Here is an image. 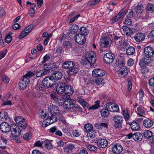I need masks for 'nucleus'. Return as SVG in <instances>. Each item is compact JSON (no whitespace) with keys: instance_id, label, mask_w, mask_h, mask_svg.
Segmentation results:
<instances>
[{"instance_id":"6e6552de","label":"nucleus","mask_w":154,"mask_h":154,"mask_svg":"<svg viewBox=\"0 0 154 154\" xmlns=\"http://www.w3.org/2000/svg\"><path fill=\"white\" fill-rule=\"evenodd\" d=\"M112 41L109 38L105 37L100 39V45L102 48H108L111 44Z\"/></svg>"},{"instance_id":"473e14b6","label":"nucleus","mask_w":154,"mask_h":154,"mask_svg":"<svg viewBox=\"0 0 154 154\" xmlns=\"http://www.w3.org/2000/svg\"><path fill=\"white\" fill-rule=\"evenodd\" d=\"M74 92L73 88L70 85H67L65 86L64 93L71 95Z\"/></svg>"},{"instance_id":"8fccbe9b","label":"nucleus","mask_w":154,"mask_h":154,"mask_svg":"<svg viewBox=\"0 0 154 154\" xmlns=\"http://www.w3.org/2000/svg\"><path fill=\"white\" fill-rule=\"evenodd\" d=\"M46 69L44 70H41L37 72L36 73V75L37 77H40L42 76L45 75L47 73V72L45 71Z\"/></svg>"},{"instance_id":"7c9ffc66","label":"nucleus","mask_w":154,"mask_h":154,"mask_svg":"<svg viewBox=\"0 0 154 154\" xmlns=\"http://www.w3.org/2000/svg\"><path fill=\"white\" fill-rule=\"evenodd\" d=\"M153 124V122L149 119L144 120L143 122V126L147 128H151Z\"/></svg>"},{"instance_id":"72a5a7b5","label":"nucleus","mask_w":154,"mask_h":154,"mask_svg":"<svg viewBox=\"0 0 154 154\" xmlns=\"http://www.w3.org/2000/svg\"><path fill=\"white\" fill-rule=\"evenodd\" d=\"M130 126L132 130L134 131L138 130L140 128L139 124L135 121H133L131 123Z\"/></svg>"},{"instance_id":"cd10ccee","label":"nucleus","mask_w":154,"mask_h":154,"mask_svg":"<svg viewBox=\"0 0 154 154\" xmlns=\"http://www.w3.org/2000/svg\"><path fill=\"white\" fill-rule=\"evenodd\" d=\"M79 29V27L77 25L73 24L69 28V31L70 33L74 34L77 32Z\"/></svg>"},{"instance_id":"2f4dec72","label":"nucleus","mask_w":154,"mask_h":154,"mask_svg":"<svg viewBox=\"0 0 154 154\" xmlns=\"http://www.w3.org/2000/svg\"><path fill=\"white\" fill-rule=\"evenodd\" d=\"M142 137L143 136L141 133L136 132L133 134V138L134 140L139 141L142 140Z\"/></svg>"},{"instance_id":"774afa93","label":"nucleus","mask_w":154,"mask_h":154,"mask_svg":"<svg viewBox=\"0 0 154 154\" xmlns=\"http://www.w3.org/2000/svg\"><path fill=\"white\" fill-rule=\"evenodd\" d=\"M123 115L125 121L128 120L129 118V116L128 112H126L125 111H123Z\"/></svg>"},{"instance_id":"39448f33","label":"nucleus","mask_w":154,"mask_h":154,"mask_svg":"<svg viewBox=\"0 0 154 154\" xmlns=\"http://www.w3.org/2000/svg\"><path fill=\"white\" fill-rule=\"evenodd\" d=\"M113 121L114 126L116 128H120L122 127L123 121V117L120 115H116L112 117Z\"/></svg>"},{"instance_id":"0e129e2a","label":"nucleus","mask_w":154,"mask_h":154,"mask_svg":"<svg viewBox=\"0 0 154 154\" xmlns=\"http://www.w3.org/2000/svg\"><path fill=\"white\" fill-rule=\"evenodd\" d=\"M124 23L127 25H130L132 23V21L131 19L127 17L125 19V21L124 22Z\"/></svg>"},{"instance_id":"e433bc0d","label":"nucleus","mask_w":154,"mask_h":154,"mask_svg":"<svg viewBox=\"0 0 154 154\" xmlns=\"http://www.w3.org/2000/svg\"><path fill=\"white\" fill-rule=\"evenodd\" d=\"M125 11L126 9L125 8H123L120 11L118 14L116 16V18L114 19V21L115 22H116L119 20L123 16Z\"/></svg>"},{"instance_id":"f257e3e1","label":"nucleus","mask_w":154,"mask_h":154,"mask_svg":"<svg viewBox=\"0 0 154 154\" xmlns=\"http://www.w3.org/2000/svg\"><path fill=\"white\" fill-rule=\"evenodd\" d=\"M34 75L33 73L29 72L23 76V79L19 83V87L20 89L23 90L26 89L30 83V79Z\"/></svg>"},{"instance_id":"09e8293b","label":"nucleus","mask_w":154,"mask_h":154,"mask_svg":"<svg viewBox=\"0 0 154 154\" xmlns=\"http://www.w3.org/2000/svg\"><path fill=\"white\" fill-rule=\"evenodd\" d=\"M72 67L69 71V75H72L74 74H75L79 71V69L77 68L74 67V66Z\"/></svg>"},{"instance_id":"680f3d73","label":"nucleus","mask_w":154,"mask_h":154,"mask_svg":"<svg viewBox=\"0 0 154 154\" xmlns=\"http://www.w3.org/2000/svg\"><path fill=\"white\" fill-rule=\"evenodd\" d=\"M23 137L25 140H28L31 138V135L29 133H26L23 135Z\"/></svg>"},{"instance_id":"9b49d317","label":"nucleus","mask_w":154,"mask_h":154,"mask_svg":"<svg viewBox=\"0 0 154 154\" xmlns=\"http://www.w3.org/2000/svg\"><path fill=\"white\" fill-rule=\"evenodd\" d=\"M15 121L16 123L23 129H25L26 128L27 125L25 119L22 118L21 116H19L16 118Z\"/></svg>"},{"instance_id":"603ef678","label":"nucleus","mask_w":154,"mask_h":154,"mask_svg":"<svg viewBox=\"0 0 154 154\" xmlns=\"http://www.w3.org/2000/svg\"><path fill=\"white\" fill-rule=\"evenodd\" d=\"M146 9L148 11L152 12L154 10V6L151 3H148L146 5Z\"/></svg>"},{"instance_id":"bf43d9fd","label":"nucleus","mask_w":154,"mask_h":154,"mask_svg":"<svg viewBox=\"0 0 154 154\" xmlns=\"http://www.w3.org/2000/svg\"><path fill=\"white\" fill-rule=\"evenodd\" d=\"M33 28V25H30L26 27L24 29V30L27 32V33H29L31 31Z\"/></svg>"},{"instance_id":"412c9836","label":"nucleus","mask_w":154,"mask_h":154,"mask_svg":"<svg viewBox=\"0 0 154 154\" xmlns=\"http://www.w3.org/2000/svg\"><path fill=\"white\" fill-rule=\"evenodd\" d=\"M145 36L146 35L145 33L142 32H138L135 35L134 38L136 42H141L145 39Z\"/></svg>"},{"instance_id":"bb28decb","label":"nucleus","mask_w":154,"mask_h":154,"mask_svg":"<svg viewBox=\"0 0 154 154\" xmlns=\"http://www.w3.org/2000/svg\"><path fill=\"white\" fill-rule=\"evenodd\" d=\"M51 76L52 79H54V81L55 82L56 80H57L61 78L62 74L60 72L55 71Z\"/></svg>"},{"instance_id":"9d476101","label":"nucleus","mask_w":154,"mask_h":154,"mask_svg":"<svg viewBox=\"0 0 154 154\" xmlns=\"http://www.w3.org/2000/svg\"><path fill=\"white\" fill-rule=\"evenodd\" d=\"M106 108L109 111L112 112H118L119 110L118 105L112 102L107 103L106 104Z\"/></svg>"},{"instance_id":"37998d69","label":"nucleus","mask_w":154,"mask_h":154,"mask_svg":"<svg viewBox=\"0 0 154 154\" xmlns=\"http://www.w3.org/2000/svg\"><path fill=\"white\" fill-rule=\"evenodd\" d=\"M95 104L91 106L89 109H95L99 108L100 106V101L99 100H97L95 101Z\"/></svg>"},{"instance_id":"5fc2aeb1","label":"nucleus","mask_w":154,"mask_h":154,"mask_svg":"<svg viewBox=\"0 0 154 154\" xmlns=\"http://www.w3.org/2000/svg\"><path fill=\"white\" fill-rule=\"evenodd\" d=\"M141 18L144 20H146L149 18V14L148 12H146L143 13L142 14Z\"/></svg>"},{"instance_id":"2eb2a0df","label":"nucleus","mask_w":154,"mask_h":154,"mask_svg":"<svg viewBox=\"0 0 154 154\" xmlns=\"http://www.w3.org/2000/svg\"><path fill=\"white\" fill-rule=\"evenodd\" d=\"M97 144L98 147L103 148L106 147L108 145V142L105 139H99L96 140Z\"/></svg>"},{"instance_id":"338daca9","label":"nucleus","mask_w":154,"mask_h":154,"mask_svg":"<svg viewBox=\"0 0 154 154\" xmlns=\"http://www.w3.org/2000/svg\"><path fill=\"white\" fill-rule=\"evenodd\" d=\"M143 59V60H141L139 62V64L141 68H144L146 67V64H149V63H145L144 62V59Z\"/></svg>"},{"instance_id":"c03bdc74","label":"nucleus","mask_w":154,"mask_h":154,"mask_svg":"<svg viewBox=\"0 0 154 154\" xmlns=\"http://www.w3.org/2000/svg\"><path fill=\"white\" fill-rule=\"evenodd\" d=\"M80 34L83 35L85 37L88 33V29L85 27H82L80 29Z\"/></svg>"},{"instance_id":"a211bd4d","label":"nucleus","mask_w":154,"mask_h":154,"mask_svg":"<svg viewBox=\"0 0 154 154\" xmlns=\"http://www.w3.org/2000/svg\"><path fill=\"white\" fill-rule=\"evenodd\" d=\"M1 131L4 133L8 132L11 130V126L6 122H3L0 125Z\"/></svg>"},{"instance_id":"4d7b16f0","label":"nucleus","mask_w":154,"mask_h":154,"mask_svg":"<svg viewBox=\"0 0 154 154\" xmlns=\"http://www.w3.org/2000/svg\"><path fill=\"white\" fill-rule=\"evenodd\" d=\"M12 40V37L11 35H6L5 38V42L7 43H10Z\"/></svg>"},{"instance_id":"f3484780","label":"nucleus","mask_w":154,"mask_h":154,"mask_svg":"<svg viewBox=\"0 0 154 154\" xmlns=\"http://www.w3.org/2000/svg\"><path fill=\"white\" fill-rule=\"evenodd\" d=\"M75 41L78 44L82 45L84 44L86 41L85 37L83 35L78 34L75 36Z\"/></svg>"},{"instance_id":"20e7f679","label":"nucleus","mask_w":154,"mask_h":154,"mask_svg":"<svg viewBox=\"0 0 154 154\" xmlns=\"http://www.w3.org/2000/svg\"><path fill=\"white\" fill-rule=\"evenodd\" d=\"M57 119L55 115L51 113L48 114V116H47L45 121L42 123V126L46 127L49 125L55 122Z\"/></svg>"},{"instance_id":"a878e982","label":"nucleus","mask_w":154,"mask_h":154,"mask_svg":"<svg viewBox=\"0 0 154 154\" xmlns=\"http://www.w3.org/2000/svg\"><path fill=\"white\" fill-rule=\"evenodd\" d=\"M137 110L138 112L137 114L140 116L143 117V115H146L147 113V110L143 106H138Z\"/></svg>"},{"instance_id":"58836bf2","label":"nucleus","mask_w":154,"mask_h":154,"mask_svg":"<svg viewBox=\"0 0 154 154\" xmlns=\"http://www.w3.org/2000/svg\"><path fill=\"white\" fill-rule=\"evenodd\" d=\"M5 98L4 99H2L1 102L2 103L1 104L2 106H4L6 105L11 106L12 105V101L10 100H7Z\"/></svg>"},{"instance_id":"ea45409f","label":"nucleus","mask_w":154,"mask_h":154,"mask_svg":"<svg viewBox=\"0 0 154 154\" xmlns=\"http://www.w3.org/2000/svg\"><path fill=\"white\" fill-rule=\"evenodd\" d=\"M44 146L45 148L48 149H50L52 147V145L51 144V141L48 140H46L44 141Z\"/></svg>"},{"instance_id":"b1692460","label":"nucleus","mask_w":154,"mask_h":154,"mask_svg":"<svg viewBox=\"0 0 154 154\" xmlns=\"http://www.w3.org/2000/svg\"><path fill=\"white\" fill-rule=\"evenodd\" d=\"M11 134L12 136L17 137L21 134V130L18 126H15L14 128L11 129Z\"/></svg>"},{"instance_id":"c9c22d12","label":"nucleus","mask_w":154,"mask_h":154,"mask_svg":"<svg viewBox=\"0 0 154 154\" xmlns=\"http://www.w3.org/2000/svg\"><path fill=\"white\" fill-rule=\"evenodd\" d=\"M125 62L123 60L118 59L116 60L115 65L120 68L125 67Z\"/></svg>"},{"instance_id":"69168bd1","label":"nucleus","mask_w":154,"mask_h":154,"mask_svg":"<svg viewBox=\"0 0 154 154\" xmlns=\"http://www.w3.org/2000/svg\"><path fill=\"white\" fill-rule=\"evenodd\" d=\"M49 113H46L43 111H42L40 114V116L42 119H46L47 116H48Z\"/></svg>"},{"instance_id":"5701e85b","label":"nucleus","mask_w":154,"mask_h":154,"mask_svg":"<svg viewBox=\"0 0 154 154\" xmlns=\"http://www.w3.org/2000/svg\"><path fill=\"white\" fill-rule=\"evenodd\" d=\"M128 71L125 66L120 68L118 71L119 76L122 78L126 76L128 74Z\"/></svg>"},{"instance_id":"4be33fe9","label":"nucleus","mask_w":154,"mask_h":154,"mask_svg":"<svg viewBox=\"0 0 154 154\" xmlns=\"http://www.w3.org/2000/svg\"><path fill=\"white\" fill-rule=\"evenodd\" d=\"M91 83L93 85H102L104 84V80L102 78H95L91 79Z\"/></svg>"},{"instance_id":"3c124183","label":"nucleus","mask_w":154,"mask_h":154,"mask_svg":"<svg viewBox=\"0 0 154 154\" xmlns=\"http://www.w3.org/2000/svg\"><path fill=\"white\" fill-rule=\"evenodd\" d=\"M87 134L88 136L89 137H90L91 138H94L96 136V132L95 130L93 129L91 131L88 133Z\"/></svg>"},{"instance_id":"6e6d98bb","label":"nucleus","mask_w":154,"mask_h":154,"mask_svg":"<svg viewBox=\"0 0 154 154\" xmlns=\"http://www.w3.org/2000/svg\"><path fill=\"white\" fill-rule=\"evenodd\" d=\"M2 80L5 83H8L10 81L9 78L5 75H3L2 76Z\"/></svg>"},{"instance_id":"49530a36","label":"nucleus","mask_w":154,"mask_h":154,"mask_svg":"<svg viewBox=\"0 0 154 154\" xmlns=\"http://www.w3.org/2000/svg\"><path fill=\"white\" fill-rule=\"evenodd\" d=\"M109 110L107 109H102L100 111V113L102 116L103 117H105L108 116L109 114Z\"/></svg>"},{"instance_id":"a19ab883","label":"nucleus","mask_w":154,"mask_h":154,"mask_svg":"<svg viewBox=\"0 0 154 154\" xmlns=\"http://www.w3.org/2000/svg\"><path fill=\"white\" fill-rule=\"evenodd\" d=\"M143 6L141 4L139 3L135 7V10L137 13H141L143 11Z\"/></svg>"},{"instance_id":"aec40b11","label":"nucleus","mask_w":154,"mask_h":154,"mask_svg":"<svg viewBox=\"0 0 154 154\" xmlns=\"http://www.w3.org/2000/svg\"><path fill=\"white\" fill-rule=\"evenodd\" d=\"M65 84L63 82L57 84L56 87V91L58 94H62L65 92Z\"/></svg>"},{"instance_id":"f03ea898","label":"nucleus","mask_w":154,"mask_h":154,"mask_svg":"<svg viewBox=\"0 0 154 154\" xmlns=\"http://www.w3.org/2000/svg\"><path fill=\"white\" fill-rule=\"evenodd\" d=\"M154 54V50L151 47L147 46L145 47L142 54V59H144V62L146 63H150Z\"/></svg>"},{"instance_id":"864d4df0","label":"nucleus","mask_w":154,"mask_h":154,"mask_svg":"<svg viewBox=\"0 0 154 154\" xmlns=\"http://www.w3.org/2000/svg\"><path fill=\"white\" fill-rule=\"evenodd\" d=\"M70 94H67L66 93H65L62 96V100L61 98L60 99L61 100H63L64 101V100H65V101H67L68 100H69V99L70 98Z\"/></svg>"},{"instance_id":"393cba45","label":"nucleus","mask_w":154,"mask_h":154,"mask_svg":"<svg viewBox=\"0 0 154 154\" xmlns=\"http://www.w3.org/2000/svg\"><path fill=\"white\" fill-rule=\"evenodd\" d=\"M124 34L128 36H130L133 34V31L131 29L126 26H123L122 27Z\"/></svg>"},{"instance_id":"052dcab7","label":"nucleus","mask_w":154,"mask_h":154,"mask_svg":"<svg viewBox=\"0 0 154 154\" xmlns=\"http://www.w3.org/2000/svg\"><path fill=\"white\" fill-rule=\"evenodd\" d=\"M57 66L54 63H51L48 65V68L49 69H54L57 68Z\"/></svg>"},{"instance_id":"79ce46f5","label":"nucleus","mask_w":154,"mask_h":154,"mask_svg":"<svg viewBox=\"0 0 154 154\" xmlns=\"http://www.w3.org/2000/svg\"><path fill=\"white\" fill-rule=\"evenodd\" d=\"M45 87L43 84V83L38 82L35 86V89L38 91H43L45 89Z\"/></svg>"},{"instance_id":"e2e57ef3","label":"nucleus","mask_w":154,"mask_h":154,"mask_svg":"<svg viewBox=\"0 0 154 154\" xmlns=\"http://www.w3.org/2000/svg\"><path fill=\"white\" fill-rule=\"evenodd\" d=\"M28 33H27V32L24 30L20 34L19 36V39H21L26 36Z\"/></svg>"},{"instance_id":"c756f323","label":"nucleus","mask_w":154,"mask_h":154,"mask_svg":"<svg viewBox=\"0 0 154 154\" xmlns=\"http://www.w3.org/2000/svg\"><path fill=\"white\" fill-rule=\"evenodd\" d=\"M74 147L75 145L74 144L72 143L68 144L64 148V152L66 153L71 152Z\"/></svg>"},{"instance_id":"ddd939ff","label":"nucleus","mask_w":154,"mask_h":154,"mask_svg":"<svg viewBox=\"0 0 154 154\" xmlns=\"http://www.w3.org/2000/svg\"><path fill=\"white\" fill-rule=\"evenodd\" d=\"M48 110L50 112V113L54 114L55 115L59 114L61 113L59 107L54 105H50V106L48 107Z\"/></svg>"},{"instance_id":"6ab92c4d","label":"nucleus","mask_w":154,"mask_h":154,"mask_svg":"<svg viewBox=\"0 0 154 154\" xmlns=\"http://www.w3.org/2000/svg\"><path fill=\"white\" fill-rule=\"evenodd\" d=\"M64 107L65 108L67 109H69L73 108L75 106V102L74 100L73 99H69V100L63 101Z\"/></svg>"},{"instance_id":"c85d7f7f","label":"nucleus","mask_w":154,"mask_h":154,"mask_svg":"<svg viewBox=\"0 0 154 154\" xmlns=\"http://www.w3.org/2000/svg\"><path fill=\"white\" fill-rule=\"evenodd\" d=\"M75 65V64L73 61H67L64 62L63 64L62 67L65 69H68L72 68Z\"/></svg>"},{"instance_id":"423d86ee","label":"nucleus","mask_w":154,"mask_h":154,"mask_svg":"<svg viewBox=\"0 0 154 154\" xmlns=\"http://www.w3.org/2000/svg\"><path fill=\"white\" fill-rule=\"evenodd\" d=\"M43 84L45 87L51 88L55 85L56 82L51 76L45 77L42 81Z\"/></svg>"},{"instance_id":"f8f14e48","label":"nucleus","mask_w":154,"mask_h":154,"mask_svg":"<svg viewBox=\"0 0 154 154\" xmlns=\"http://www.w3.org/2000/svg\"><path fill=\"white\" fill-rule=\"evenodd\" d=\"M114 57V55L112 53H108L104 55L103 60L105 63L110 64L113 62Z\"/></svg>"},{"instance_id":"dca6fc26","label":"nucleus","mask_w":154,"mask_h":154,"mask_svg":"<svg viewBox=\"0 0 154 154\" xmlns=\"http://www.w3.org/2000/svg\"><path fill=\"white\" fill-rule=\"evenodd\" d=\"M105 72L103 70L100 69H94L92 72V75L94 77H101L103 76Z\"/></svg>"},{"instance_id":"1a4fd4ad","label":"nucleus","mask_w":154,"mask_h":154,"mask_svg":"<svg viewBox=\"0 0 154 154\" xmlns=\"http://www.w3.org/2000/svg\"><path fill=\"white\" fill-rule=\"evenodd\" d=\"M111 149L112 152L116 154H120L123 150V147L119 143H114L112 144Z\"/></svg>"},{"instance_id":"a18cd8bd","label":"nucleus","mask_w":154,"mask_h":154,"mask_svg":"<svg viewBox=\"0 0 154 154\" xmlns=\"http://www.w3.org/2000/svg\"><path fill=\"white\" fill-rule=\"evenodd\" d=\"M143 135L144 137L147 139L153 136L152 132L149 130H146L144 131Z\"/></svg>"},{"instance_id":"7ed1b4c3","label":"nucleus","mask_w":154,"mask_h":154,"mask_svg":"<svg viewBox=\"0 0 154 154\" xmlns=\"http://www.w3.org/2000/svg\"><path fill=\"white\" fill-rule=\"evenodd\" d=\"M114 42L116 47L118 48H125L128 45V43L121 36H115Z\"/></svg>"},{"instance_id":"f704fd0d","label":"nucleus","mask_w":154,"mask_h":154,"mask_svg":"<svg viewBox=\"0 0 154 154\" xmlns=\"http://www.w3.org/2000/svg\"><path fill=\"white\" fill-rule=\"evenodd\" d=\"M8 118V113L7 112H0V120L5 121Z\"/></svg>"},{"instance_id":"13d9d810","label":"nucleus","mask_w":154,"mask_h":154,"mask_svg":"<svg viewBox=\"0 0 154 154\" xmlns=\"http://www.w3.org/2000/svg\"><path fill=\"white\" fill-rule=\"evenodd\" d=\"M87 148L91 151H96L97 150V148L92 145H88Z\"/></svg>"},{"instance_id":"4c0bfd02","label":"nucleus","mask_w":154,"mask_h":154,"mask_svg":"<svg viewBox=\"0 0 154 154\" xmlns=\"http://www.w3.org/2000/svg\"><path fill=\"white\" fill-rule=\"evenodd\" d=\"M135 48L132 46L128 47L126 50V54L129 55L133 54L135 52Z\"/></svg>"},{"instance_id":"4468645a","label":"nucleus","mask_w":154,"mask_h":154,"mask_svg":"<svg viewBox=\"0 0 154 154\" xmlns=\"http://www.w3.org/2000/svg\"><path fill=\"white\" fill-rule=\"evenodd\" d=\"M51 99L54 100V103L60 106H62L64 103L63 100H61V99H58L57 97L56 94L55 93H51L50 95Z\"/></svg>"},{"instance_id":"de8ad7c7","label":"nucleus","mask_w":154,"mask_h":154,"mask_svg":"<svg viewBox=\"0 0 154 154\" xmlns=\"http://www.w3.org/2000/svg\"><path fill=\"white\" fill-rule=\"evenodd\" d=\"M84 129L86 132L88 133L93 129V126L90 124H88L85 125Z\"/></svg>"},{"instance_id":"0eeeda50","label":"nucleus","mask_w":154,"mask_h":154,"mask_svg":"<svg viewBox=\"0 0 154 154\" xmlns=\"http://www.w3.org/2000/svg\"><path fill=\"white\" fill-rule=\"evenodd\" d=\"M86 59L89 63H94L96 60V55L95 53L92 51L88 52L86 54Z\"/></svg>"}]
</instances>
